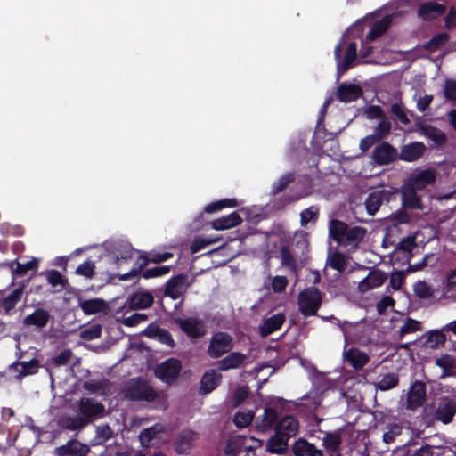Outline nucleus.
Masks as SVG:
<instances>
[{"mask_svg":"<svg viewBox=\"0 0 456 456\" xmlns=\"http://www.w3.org/2000/svg\"><path fill=\"white\" fill-rule=\"evenodd\" d=\"M288 285L285 276H275L272 281V288L275 292H282Z\"/></svg>","mask_w":456,"mask_h":456,"instance_id":"obj_62","label":"nucleus"},{"mask_svg":"<svg viewBox=\"0 0 456 456\" xmlns=\"http://www.w3.org/2000/svg\"><path fill=\"white\" fill-rule=\"evenodd\" d=\"M391 129V123L387 118H383L375 129V136L379 140L384 137Z\"/></svg>","mask_w":456,"mask_h":456,"instance_id":"obj_58","label":"nucleus"},{"mask_svg":"<svg viewBox=\"0 0 456 456\" xmlns=\"http://www.w3.org/2000/svg\"><path fill=\"white\" fill-rule=\"evenodd\" d=\"M253 419L254 412L252 411H242L234 416V423L238 428H245L252 422Z\"/></svg>","mask_w":456,"mask_h":456,"instance_id":"obj_48","label":"nucleus"},{"mask_svg":"<svg viewBox=\"0 0 456 456\" xmlns=\"http://www.w3.org/2000/svg\"><path fill=\"white\" fill-rule=\"evenodd\" d=\"M420 340H424L425 346L431 349H436L442 346L445 343L446 338L442 330H435L423 334L420 338Z\"/></svg>","mask_w":456,"mask_h":456,"instance_id":"obj_25","label":"nucleus"},{"mask_svg":"<svg viewBox=\"0 0 456 456\" xmlns=\"http://www.w3.org/2000/svg\"><path fill=\"white\" fill-rule=\"evenodd\" d=\"M23 289L24 286H20L12 294H10L7 297L4 298L3 305L6 312L12 310L15 306V305L20 300L23 294Z\"/></svg>","mask_w":456,"mask_h":456,"instance_id":"obj_46","label":"nucleus"},{"mask_svg":"<svg viewBox=\"0 0 456 456\" xmlns=\"http://www.w3.org/2000/svg\"><path fill=\"white\" fill-rule=\"evenodd\" d=\"M102 328L99 324H93L80 332V337L86 340H93L101 336Z\"/></svg>","mask_w":456,"mask_h":456,"instance_id":"obj_52","label":"nucleus"},{"mask_svg":"<svg viewBox=\"0 0 456 456\" xmlns=\"http://www.w3.org/2000/svg\"><path fill=\"white\" fill-rule=\"evenodd\" d=\"M125 395L131 400L152 403L154 407H165L167 402L165 394L158 393L147 384L137 380H131L126 384Z\"/></svg>","mask_w":456,"mask_h":456,"instance_id":"obj_3","label":"nucleus"},{"mask_svg":"<svg viewBox=\"0 0 456 456\" xmlns=\"http://www.w3.org/2000/svg\"><path fill=\"white\" fill-rule=\"evenodd\" d=\"M164 431L161 425H155L151 428H145L139 436L141 444L142 446H149L154 436Z\"/></svg>","mask_w":456,"mask_h":456,"instance_id":"obj_41","label":"nucleus"},{"mask_svg":"<svg viewBox=\"0 0 456 456\" xmlns=\"http://www.w3.org/2000/svg\"><path fill=\"white\" fill-rule=\"evenodd\" d=\"M222 375L216 370L207 371L201 379L200 388L204 393H210L218 386Z\"/></svg>","mask_w":456,"mask_h":456,"instance_id":"obj_31","label":"nucleus"},{"mask_svg":"<svg viewBox=\"0 0 456 456\" xmlns=\"http://www.w3.org/2000/svg\"><path fill=\"white\" fill-rule=\"evenodd\" d=\"M275 431L289 439L297 435L298 431V422L291 416L284 417L276 426Z\"/></svg>","mask_w":456,"mask_h":456,"instance_id":"obj_20","label":"nucleus"},{"mask_svg":"<svg viewBox=\"0 0 456 456\" xmlns=\"http://www.w3.org/2000/svg\"><path fill=\"white\" fill-rule=\"evenodd\" d=\"M370 18L367 17L364 20L357 21L354 23L347 31V37H361L365 29L366 26H370Z\"/></svg>","mask_w":456,"mask_h":456,"instance_id":"obj_51","label":"nucleus"},{"mask_svg":"<svg viewBox=\"0 0 456 456\" xmlns=\"http://www.w3.org/2000/svg\"><path fill=\"white\" fill-rule=\"evenodd\" d=\"M425 396L426 391L424 384L419 381L414 382L411 386L407 394L406 408L414 410L418 407H420L424 403Z\"/></svg>","mask_w":456,"mask_h":456,"instance_id":"obj_11","label":"nucleus"},{"mask_svg":"<svg viewBox=\"0 0 456 456\" xmlns=\"http://www.w3.org/2000/svg\"><path fill=\"white\" fill-rule=\"evenodd\" d=\"M391 22V17L389 15L385 16L379 21L371 25L370 32L368 33L365 44L375 40L377 37L381 36L387 29Z\"/></svg>","mask_w":456,"mask_h":456,"instance_id":"obj_30","label":"nucleus"},{"mask_svg":"<svg viewBox=\"0 0 456 456\" xmlns=\"http://www.w3.org/2000/svg\"><path fill=\"white\" fill-rule=\"evenodd\" d=\"M153 303V297L150 292L140 291L134 293L129 298V306L134 309H144L150 307Z\"/></svg>","mask_w":456,"mask_h":456,"instance_id":"obj_29","label":"nucleus"},{"mask_svg":"<svg viewBox=\"0 0 456 456\" xmlns=\"http://www.w3.org/2000/svg\"><path fill=\"white\" fill-rule=\"evenodd\" d=\"M198 434L192 430H183L175 441V451L180 454L189 452L192 443L197 440Z\"/></svg>","mask_w":456,"mask_h":456,"instance_id":"obj_16","label":"nucleus"},{"mask_svg":"<svg viewBox=\"0 0 456 456\" xmlns=\"http://www.w3.org/2000/svg\"><path fill=\"white\" fill-rule=\"evenodd\" d=\"M95 265L90 261H85L82 263L76 270V273L78 275L84 276L86 278H92L94 273Z\"/></svg>","mask_w":456,"mask_h":456,"instance_id":"obj_55","label":"nucleus"},{"mask_svg":"<svg viewBox=\"0 0 456 456\" xmlns=\"http://www.w3.org/2000/svg\"><path fill=\"white\" fill-rule=\"evenodd\" d=\"M277 418L276 412L271 409H265L264 414L257 418L256 427L259 431L270 429Z\"/></svg>","mask_w":456,"mask_h":456,"instance_id":"obj_35","label":"nucleus"},{"mask_svg":"<svg viewBox=\"0 0 456 456\" xmlns=\"http://www.w3.org/2000/svg\"><path fill=\"white\" fill-rule=\"evenodd\" d=\"M338 51H339V46H337L335 49V56L337 58V60H338ZM355 56H356V45L354 42L349 43L347 45V48H346V55L343 60V62L340 63L339 61H338V68L340 69V67L342 66L343 69L346 70L349 68L350 64L355 59Z\"/></svg>","mask_w":456,"mask_h":456,"instance_id":"obj_37","label":"nucleus"},{"mask_svg":"<svg viewBox=\"0 0 456 456\" xmlns=\"http://www.w3.org/2000/svg\"><path fill=\"white\" fill-rule=\"evenodd\" d=\"M416 248V235H411L403 239L395 249V254L403 255L405 263H408L411 257V251Z\"/></svg>","mask_w":456,"mask_h":456,"instance_id":"obj_26","label":"nucleus"},{"mask_svg":"<svg viewBox=\"0 0 456 456\" xmlns=\"http://www.w3.org/2000/svg\"><path fill=\"white\" fill-rule=\"evenodd\" d=\"M245 442H247L246 436H236L232 437L224 448L225 453L229 455H237L244 450Z\"/></svg>","mask_w":456,"mask_h":456,"instance_id":"obj_39","label":"nucleus"},{"mask_svg":"<svg viewBox=\"0 0 456 456\" xmlns=\"http://www.w3.org/2000/svg\"><path fill=\"white\" fill-rule=\"evenodd\" d=\"M397 157V150L387 142H382L381 144L378 145L372 152V159L378 165L389 164Z\"/></svg>","mask_w":456,"mask_h":456,"instance_id":"obj_10","label":"nucleus"},{"mask_svg":"<svg viewBox=\"0 0 456 456\" xmlns=\"http://www.w3.org/2000/svg\"><path fill=\"white\" fill-rule=\"evenodd\" d=\"M436 178V174L434 169H424L413 173L408 182L407 185L413 190H423L426 186L432 184Z\"/></svg>","mask_w":456,"mask_h":456,"instance_id":"obj_7","label":"nucleus"},{"mask_svg":"<svg viewBox=\"0 0 456 456\" xmlns=\"http://www.w3.org/2000/svg\"><path fill=\"white\" fill-rule=\"evenodd\" d=\"M455 409L450 402H443L436 411V419L444 424H448L453 418Z\"/></svg>","mask_w":456,"mask_h":456,"instance_id":"obj_36","label":"nucleus"},{"mask_svg":"<svg viewBox=\"0 0 456 456\" xmlns=\"http://www.w3.org/2000/svg\"><path fill=\"white\" fill-rule=\"evenodd\" d=\"M78 305L87 315L104 313L108 309V304L101 298L80 300Z\"/></svg>","mask_w":456,"mask_h":456,"instance_id":"obj_17","label":"nucleus"},{"mask_svg":"<svg viewBox=\"0 0 456 456\" xmlns=\"http://www.w3.org/2000/svg\"><path fill=\"white\" fill-rule=\"evenodd\" d=\"M86 424V420L83 418L77 417L75 419L67 418L61 420V426L67 429L76 430L81 428Z\"/></svg>","mask_w":456,"mask_h":456,"instance_id":"obj_54","label":"nucleus"},{"mask_svg":"<svg viewBox=\"0 0 456 456\" xmlns=\"http://www.w3.org/2000/svg\"><path fill=\"white\" fill-rule=\"evenodd\" d=\"M232 347V338L223 332L216 333L208 346V354L213 358H218Z\"/></svg>","mask_w":456,"mask_h":456,"instance_id":"obj_6","label":"nucleus"},{"mask_svg":"<svg viewBox=\"0 0 456 456\" xmlns=\"http://www.w3.org/2000/svg\"><path fill=\"white\" fill-rule=\"evenodd\" d=\"M285 321V315L283 314H277L270 318L266 319L261 325V334L263 337H266L273 331L279 330Z\"/></svg>","mask_w":456,"mask_h":456,"instance_id":"obj_28","label":"nucleus"},{"mask_svg":"<svg viewBox=\"0 0 456 456\" xmlns=\"http://www.w3.org/2000/svg\"><path fill=\"white\" fill-rule=\"evenodd\" d=\"M48 319V313L45 310L38 309L25 318V323L37 327H44L46 325Z\"/></svg>","mask_w":456,"mask_h":456,"instance_id":"obj_40","label":"nucleus"},{"mask_svg":"<svg viewBox=\"0 0 456 456\" xmlns=\"http://www.w3.org/2000/svg\"><path fill=\"white\" fill-rule=\"evenodd\" d=\"M241 217L237 212H232L211 222V227L216 231L233 228L241 223Z\"/></svg>","mask_w":456,"mask_h":456,"instance_id":"obj_18","label":"nucleus"},{"mask_svg":"<svg viewBox=\"0 0 456 456\" xmlns=\"http://www.w3.org/2000/svg\"><path fill=\"white\" fill-rule=\"evenodd\" d=\"M181 329L191 338H198L205 333L204 327L201 322L196 319H179L176 321Z\"/></svg>","mask_w":456,"mask_h":456,"instance_id":"obj_19","label":"nucleus"},{"mask_svg":"<svg viewBox=\"0 0 456 456\" xmlns=\"http://www.w3.org/2000/svg\"><path fill=\"white\" fill-rule=\"evenodd\" d=\"M321 302V294L315 288H309L299 294L298 305L304 315H314Z\"/></svg>","mask_w":456,"mask_h":456,"instance_id":"obj_4","label":"nucleus"},{"mask_svg":"<svg viewBox=\"0 0 456 456\" xmlns=\"http://www.w3.org/2000/svg\"><path fill=\"white\" fill-rule=\"evenodd\" d=\"M415 191L416 190L411 189L409 185H404L403 189V204L411 208H421L420 200L416 195Z\"/></svg>","mask_w":456,"mask_h":456,"instance_id":"obj_38","label":"nucleus"},{"mask_svg":"<svg viewBox=\"0 0 456 456\" xmlns=\"http://www.w3.org/2000/svg\"><path fill=\"white\" fill-rule=\"evenodd\" d=\"M366 233V229L361 226L348 228L345 223L338 220H331L330 223V237L349 249H355Z\"/></svg>","mask_w":456,"mask_h":456,"instance_id":"obj_1","label":"nucleus"},{"mask_svg":"<svg viewBox=\"0 0 456 456\" xmlns=\"http://www.w3.org/2000/svg\"><path fill=\"white\" fill-rule=\"evenodd\" d=\"M421 330V323L416 320L407 318L404 320L403 324L399 329L400 336L403 337L406 334L412 333Z\"/></svg>","mask_w":456,"mask_h":456,"instance_id":"obj_49","label":"nucleus"},{"mask_svg":"<svg viewBox=\"0 0 456 456\" xmlns=\"http://www.w3.org/2000/svg\"><path fill=\"white\" fill-rule=\"evenodd\" d=\"M342 330L345 333V340H346L345 347H346V344H347V335L346 333L344 327H342ZM343 356H344V359L352 367H354L356 370H360V369L363 368L370 360V357L366 353L359 350L358 348H354V347H352L348 350L345 349L344 353H343Z\"/></svg>","mask_w":456,"mask_h":456,"instance_id":"obj_8","label":"nucleus"},{"mask_svg":"<svg viewBox=\"0 0 456 456\" xmlns=\"http://www.w3.org/2000/svg\"><path fill=\"white\" fill-rule=\"evenodd\" d=\"M181 370V364L177 360L169 359L159 364L156 370V376L166 383H170L178 375Z\"/></svg>","mask_w":456,"mask_h":456,"instance_id":"obj_9","label":"nucleus"},{"mask_svg":"<svg viewBox=\"0 0 456 456\" xmlns=\"http://www.w3.org/2000/svg\"><path fill=\"white\" fill-rule=\"evenodd\" d=\"M398 384V376L395 373H387L376 383V387L387 391L395 387Z\"/></svg>","mask_w":456,"mask_h":456,"instance_id":"obj_42","label":"nucleus"},{"mask_svg":"<svg viewBox=\"0 0 456 456\" xmlns=\"http://www.w3.org/2000/svg\"><path fill=\"white\" fill-rule=\"evenodd\" d=\"M328 263L333 269L343 272L346 268L347 258L340 253H334L328 258Z\"/></svg>","mask_w":456,"mask_h":456,"instance_id":"obj_45","label":"nucleus"},{"mask_svg":"<svg viewBox=\"0 0 456 456\" xmlns=\"http://www.w3.org/2000/svg\"><path fill=\"white\" fill-rule=\"evenodd\" d=\"M318 208L316 207H310L300 214V223L302 226H306V224L316 220L318 216Z\"/></svg>","mask_w":456,"mask_h":456,"instance_id":"obj_53","label":"nucleus"},{"mask_svg":"<svg viewBox=\"0 0 456 456\" xmlns=\"http://www.w3.org/2000/svg\"><path fill=\"white\" fill-rule=\"evenodd\" d=\"M414 292L420 298H428L433 295L434 289L427 282L419 281L414 284Z\"/></svg>","mask_w":456,"mask_h":456,"instance_id":"obj_50","label":"nucleus"},{"mask_svg":"<svg viewBox=\"0 0 456 456\" xmlns=\"http://www.w3.org/2000/svg\"><path fill=\"white\" fill-rule=\"evenodd\" d=\"M79 411L86 419L101 417L103 415L104 406L90 399H82L79 403Z\"/></svg>","mask_w":456,"mask_h":456,"instance_id":"obj_21","label":"nucleus"},{"mask_svg":"<svg viewBox=\"0 0 456 456\" xmlns=\"http://www.w3.org/2000/svg\"><path fill=\"white\" fill-rule=\"evenodd\" d=\"M442 297L456 301V268L446 274L445 282L442 288Z\"/></svg>","mask_w":456,"mask_h":456,"instance_id":"obj_27","label":"nucleus"},{"mask_svg":"<svg viewBox=\"0 0 456 456\" xmlns=\"http://www.w3.org/2000/svg\"><path fill=\"white\" fill-rule=\"evenodd\" d=\"M389 195L390 192L386 190H381L370 193L365 201L367 212L370 215H375L379 210L381 203L387 200Z\"/></svg>","mask_w":456,"mask_h":456,"instance_id":"obj_22","label":"nucleus"},{"mask_svg":"<svg viewBox=\"0 0 456 456\" xmlns=\"http://www.w3.org/2000/svg\"><path fill=\"white\" fill-rule=\"evenodd\" d=\"M188 283L186 278L183 275L171 279L166 288V295L173 299L179 298L187 289Z\"/></svg>","mask_w":456,"mask_h":456,"instance_id":"obj_13","label":"nucleus"},{"mask_svg":"<svg viewBox=\"0 0 456 456\" xmlns=\"http://www.w3.org/2000/svg\"><path fill=\"white\" fill-rule=\"evenodd\" d=\"M38 362L31 360L29 362H19L10 366V372L15 379H20L24 376L34 374L37 371Z\"/></svg>","mask_w":456,"mask_h":456,"instance_id":"obj_12","label":"nucleus"},{"mask_svg":"<svg viewBox=\"0 0 456 456\" xmlns=\"http://www.w3.org/2000/svg\"><path fill=\"white\" fill-rule=\"evenodd\" d=\"M386 280V273L378 269H372L358 282L357 291L360 294L368 293L374 289L381 287Z\"/></svg>","mask_w":456,"mask_h":456,"instance_id":"obj_5","label":"nucleus"},{"mask_svg":"<svg viewBox=\"0 0 456 456\" xmlns=\"http://www.w3.org/2000/svg\"><path fill=\"white\" fill-rule=\"evenodd\" d=\"M110 251L111 260L117 264L122 261H128L137 258L136 265L139 269H133L130 273H125L120 277V280L127 281L137 275L139 270L147 264V258L139 251L134 250L131 245L126 241H116L110 243L109 246Z\"/></svg>","mask_w":456,"mask_h":456,"instance_id":"obj_2","label":"nucleus"},{"mask_svg":"<svg viewBox=\"0 0 456 456\" xmlns=\"http://www.w3.org/2000/svg\"><path fill=\"white\" fill-rule=\"evenodd\" d=\"M444 12V7L439 4L429 3L423 4L419 14L425 20L435 19Z\"/></svg>","mask_w":456,"mask_h":456,"instance_id":"obj_34","label":"nucleus"},{"mask_svg":"<svg viewBox=\"0 0 456 456\" xmlns=\"http://www.w3.org/2000/svg\"><path fill=\"white\" fill-rule=\"evenodd\" d=\"M361 95V89L354 85H345L338 87L337 97L339 101L349 102L356 100Z\"/></svg>","mask_w":456,"mask_h":456,"instance_id":"obj_32","label":"nucleus"},{"mask_svg":"<svg viewBox=\"0 0 456 456\" xmlns=\"http://www.w3.org/2000/svg\"><path fill=\"white\" fill-rule=\"evenodd\" d=\"M37 265H38V259L32 258L31 260H29L24 264H20L18 262L12 263V267L15 273L24 274L28 271L37 269Z\"/></svg>","mask_w":456,"mask_h":456,"instance_id":"obj_47","label":"nucleus"},{"mask_svg":"<svg viewBox=\"0 0 456 456\" xmlns=\"http://www.w3.org/2000/svg\"><path fill=\"white\" fill-rule=\"evenodd\" d=\"M425 151L426 146L422 142H411L402 148L399 158L402 160L412 162L419 159Z\"/></svg>","mask_w":456,"mask_h":456,"instance_id":"obj_14","label":"nucleus"},{"mask_svg":"<svg viewBox=\"0 0 456 456\" xmlns=\"http://www.w3.org/2000/svg\"><path fill=\"white\" fill-rule=\"evenodd\" d=\"M340 443V437L335 434H327L323 438V445L331 453V456H340L338 452Z\"/></svg>","mask_w":456,"mask_h":456,"instance_id":"obj_43","label":"nucleus"},{"mask_svg":"<svg viewBox=\"0 0 456 456\" xmlns=\"http://www.w3.org/2000/svg\"><path fill=\"white\" fill-rule=\"evenodd\" d=\"M436 365L443 370L440 379L453 377L456 375V364L454 358L450 354H443L436 359Z\"/></svg>","mask_w":456,"mask_h":456,"instance_id":"obj_24","label":"nucleus"},{"mask_svg":"<svg viewBox=\"0 0 456 456\" xmlns=\"http://www.w3.org/2000/svg\"><path fill=\"white\" fill-rule=\"evenodd\" d=\"M444 95L447 99L456 100V82L447 80L444 87Z\"/></svg>","mask_w":456,"mask_h":456,"instance_id":"obj_64","label":"nucleus"},{"mask_svg":"<svg viewBox=\"0 0 456 456\" xmlns=\"http://www.w3.org/2000/svg\"><path fill=\"white\" fill-rule=\"evenodd\" d=\"M169 271H170L169 266H167V265L158 266V267H154V268L146 270L142 273V277L144 279H149V278L162 276V275L168 273Z\"/></svg>","mask_w":456,"mask_h":456,"instance_id":"obj_57","label":"nucleus"},{"mask_svg":"<svg viewBox=\"0 0 456 456\" xmlns=\"http://www.w3.org/2000/svg\"><path fill=\"white\" fill-rule=\"evenodd\" d=\"M292 451L295 456H322L320 450L305 439L297 440L292 446Z\"/></svg>","mask_w":456,"mask_h":456,"instance_id":"obj_23","label":"nucleus"},{"mask_svg":"<svg viewBox=\"0 0 456 456\" xmlns=\"http://www.w3.org/2000/svg\"><path fill=\"white\" fill-rule=\"evenodd\" d=\"M112 430L107 425L100 426L96 429L95 443L102 444L112 436Z\"/></svg>","mask_w":456,"mask_h":456,"instance_id":"obj_56","label":"nucleus"},{"mask_svg":"<svg viewBox=\"0 0 456 456\" xmlns=\"http://www.w3.org/2000/svg\"><path fill=\"white\" fill-rule=\"evenodd\" d=\"M288 441L289 438L275 431V435L267 443V451L273 453L282 454L288 448Z\"/></svg>","mask_w":456,"mask_h":456,"instance_id":"obj_33","label":"nucleus"},{"mask_svg":"<svg viewBox=\"0 0 456 456\" xmlns=\"http://www.w3.org/2000/svg\"><path fill=\"white\" fill-rule=\"evenodd\" d=\"M147 316L143 314H134L131 316L126 317L122 320V323L128 327H133L140 322H145Z\"/></svg>","mask_w":456,"mask_h":456,"instance_id":"obj_60","label":"nucleus"},{"mask_svg":"<svg viewBox=\"0 0 456 456\" xmlns=\"http://www.w3.org/2000/svg\"><path fill=\"white\" fill-rule=\"evenodd\" d=\"M238 206V202L235 199H227L219 200L216 202H213L205 207V212L207 213H214L216 211L221 210L224 208H233Z\"/></svg>","mask_w":456,"mask_h":456,"instance_id":"obj_44","label":"nucleus"},{"mask_svg":"<svg viewBox=\"0 0 456 456\" xmlns=\"http://www.w3.org/2000/svg\"><path fill=\"white\" fill-rule=\"evenodd\" d=\"M402 432V428L399 425H393L389 430L383 435V441L386 444L394 442L395 437L399 436Z\"/></svg>","mask_w":456,"mask_h":456,"instance_id":"obj_61","label":"nucleus"},{"mask_svg":"<svg viewBox=\"0 0 456 456\" xmlns=\"http://www.w3.org/2000/svg\"><path fill=\"white\" fill-rule=\"evenodd\" d=\"M217 240H218V239H205V238L199 237V238L195 239V240L193 241V243L191 245V253H197L203 248L216 243Z\"/></svg>","mask_w":456,"mask_h":456,"instance_id":"obj_59","label":"nucleus"},{"mask_svg":"<svg viewBox=\"0 0 456 456\" xmlns=\"http://www.w3.org/2000/svg\"><path fill=\"white\" fill-rule=\"evenodd\" d=\"M425 134L437 143L443 142L445 139L444 134L440 130L433 127H427L425 129Z\"/></svg>","mask_w":456,"mask_h":456,"instance_id":"obj_63","label":"nucleus"},{"mask_svg":"<svg viewBox=\"0 0 456 456\" xmlns=\"http://www.w3.org/2000/svg\"><path fill=\"white\" fill-rule=\"evenodd\" d=\"M248 358L249 357L247 354L239 352H232L220 361L219 369L221 370H227L230 369L240 368L248 362Z\"/></svg>","mask_w":456,"mask_h":456,"instance_id":"obj_15","label":"nucleus"}]
</instances>
